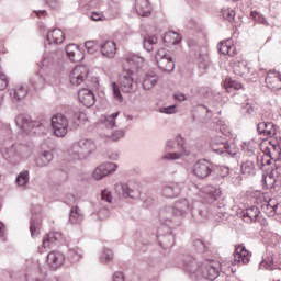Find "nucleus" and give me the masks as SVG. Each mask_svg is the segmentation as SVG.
Listing matches in <instances>:
<instances>
[{"mask_svg":"<svg viewBox=\"0 0 281 281\" xmlns=\"http://www.w3.org/2000/svg\"><path fill=\"white\" fill-rule=\"evenodd\" d=\"M240 170L243 175H247L248 177L256 175V165H254V160L244 161L240 166Z\"/></svg>","mask_w":281,"mask_h":281,"instance_id":"nucleus-41","label":"nucleus"},{"mask_svg":"<svg viewBox=\"0 0 281 281\" xmlns=\"http://www.w3.org/2000/svg\"><path fill=\"white\" fill-rule=\"evenodd\" d=\"M115 192L120 194L121 196H124V199H135L137 194H139V184H135L133 182L130 183H119L114 188Z\"/></svg>","mask_w":281,"mask_h":281,"instance_id":"nucleus-12","label":"nucleus"},{"mask_svg":"<svg viewBox=\"0 0 281 281\" xmlns=\"http://www.w3.org/2000/svg\"><path fill=\"white\" fill-rule=\"evenodd\" d=\"M92 21H106V16H104V13L102 11H94L91 13Z\"/></svg>","mask_w":281,"mask_h":281,"instance_id":"nucleus-55","label":"nucleus"},{"mask_svg":"<svg viewBox=\"0 0 281 281\" xmlns=\"http://www.w3.org/2000/svg\"><path fill=\"white\" fill-rule=\"evenodd\" d=\"M243 109V113H247V115H251V113H254V106H251V104L246 103L241 106Z\"/></svg>","mask_w":281,"mask_h":281,"instance_id":"nucleus-63","label":"nucleus"},{"mask_svg":"<svg viewBox=\"0 0 281 281\" xmlns=\"http://www.w3.org/2000/svg\"><path fill=\"white\" fill-rule=\"evenodd\" d=\"M266 85L272 91H280L281 89V75L278 71L270 70L266 77Z\"/></svg>","mask_w":281,"mask_h":281,"instance_id":"nucleus-20","label":"nucleus"},{"mask_svg":"<svg viewBox=\"0 0 281 281\" xmlns=\"http://www.w3.org/2000/svg\"><path fill=\"white\" fill-rule=\"evenodd\" d=\"M101 199L102 201H106V203H111V201H113V195H111V191L105 189L101 193Z\"/></svg>","mask_w":281,"mask_h":281,"instance_id":"nucleus-58","label":"nucleus"},{"mask_svg":"<svg viewBox=\"0 0 281 281\" xmlns=\"http://www.w3.org/2000/svg\"><path fill=\"white\" fill-rule=\"evenodd\" d=\"M66 54L72 63H80V60L85 58V55H82V52H80V48H78V45L76 44L66 46Z\"/></svg>","mask_w":281,"mask_h":281,"instance_id":"nucleus-26","label":"nucleus"},{"mask_svg":"<svg viewBox=\"0 0 281 281\" xmlns=\"http://www.w3.org/2000/svg\"><path fill=\"white\" fill-rule=\"evenodd\" d=\"M95 216H98L99 221H104L109 218V209L102 207V205H98L95 207Z\"/></svg>","mask_w":281,"mask_h":281,"instance_id":"nucleus-45","label":"nucleus"},{"mask_svg":"<svg viewBox=\"0 0 281 281\" xmlns=\"http://www.w3.org/2000/svg\"><path fill=\"white\" fill-rule=\"evenodd\" d=\"M101 54L105 58H115V54H117V46L113 41H106L100 45Z\"/></svg>","mask_w":281,"mask_h":281,"instance_id":"nucleus-25","label":"nucleus"},{"mask_svg":"<svg viewBox=\"0 0 281 281\" xmlns=\"http://www.w3.org/2000/svg\"><path fill=\"white\" fill-rule=\"evenodd\" d=\"M250 16L251 19H254V21H256V23H260L261 25H265L266 27L269 26V21H267V19H265L260 12L258 11H251L250 12Z\"/></svg>","mask_w":281,"mask_h":281,"instance_id":"nucleus-44","label":"nucleus"},{"mask_svg":"<svg viewBox=\"0 0 281 281\" xmlns=\"http://www.w3.org/2000/svg\"><path fill=\"white\" fill-rule=\"evenodd\" d=\"M215 214H217L220 218L227 214V209L225 207V204H223V202H218V204L215 206Z\"/></svg>","mask_w":281,"mask_h":281,"instance_id":"nucleus-51","label":"nucleus"},{"mask_svg":"<svg viewBox=\"0 0 281 281\" xmlns=\"http://www.w3.org/2000/svg\"><path fill=\"white\" fill-rule=\"evenodd\" d=\"M136 12L139 16H150V2L148 0H136Z\"/></svg>","mask_w":281,"mask_h":281,"instance_id":"nucleus-31","label":"nucleus"},{"mask_svg":"<svg viewBox=\"0 0 281 281\" xmlns=\"http://www.w3.org/2000/svg\"><path fill=\"white\" fill-rule=\"evenodd\" d=\"M217 48L223 56H236V46L229 40L220 42Z\"/></svg>","mask_w":281,"mask_h":281,"instance_id":"nucleus-28","label":"nucleus"},{"mask_svg":"<svg viewBox=\"0 0 281 281\" xmlns=\"http://www.w3.org/2000/svg\"><path fill=\"white\" fill-rule=\"evenodd\" d=\"M224 85L227 93H232V90L239 91L243 88V83L231 79L226 80Z\"/></svg>","mask_w":281,"mask_h":281,"instance_id":"nucleus-43","label":"nucleus"},{"mask_svg":"<svg viewBox=\"0 0 281 281\" xmlns=\"http://www.w3.org/2000/svg\"><path fill=\"white\" fill-rule=\"evenodd\" d=\"M212 172H214V165L205 159L196 161L193 166V175L198 179H206Z\"/></svg>","mask_w":281,"mask_h":281,"instance_id":"nucleus-10","label":"nucleus"},{"mask_svg":"<svg viewBox=\"0 0 281 281\" xmlns=\"http://www.w3.org/2000/svg\"><path fill=\"white\" fill-rule=\"evenodd\" d=\"M221 269H223V263L206 260L200 265L199 273L195 277L199 278L201 276L205 280L214 281L218 278Z\"/></svg>","mask_w":281,"mask_h":281,"instance_id":"nucleus-3","label":"nucleus"},{"mask_svg":"<svg viewBox=\"0 0 281 281\" xmlns=\"http://www.w3.org/2000/svg\"><path fill=\"white\" fill-rule=\"evenodd\" d=\"M122 137H124V131H122V130H119V131H115L114 133H112L113 142H117V140L122 139Z\"/></svg>","mask_w":281,"mask_h":281,"instance_id":"nucleus-61","label":"nucleus"},{"mask_svg":"<svg viewBox=\"0 0 281 281\" xmlns=\"http://www.w3.org/2000/svg\"><path fill=\"white\" fill-rule=\"evenodd\" d=\"M87 76H89V68H87V66H76L69 76L70 83L78 87L79 85H82L85 80H87Z\"/></svg>","mask_w":281,"mask_h":281,"instance_id":"nucleus-15","label":"nucleus"},{"mask_svg":"<svg viewBox=\"0 0 281 281\" xmlns=\"http://www.w3.org/2000/svg\"><path fill=\"white\" fill-rule=\"evenodd\" d=\"M46 41L49 45H60L65 41V33L60 29H55L47 34Z\"/></svg>","mask_w":281,"mask_h":281,"instance_id":"nucleus-29","label":"nucleus"},{"mask_svg":"<svg viewBox=\"0 0 281 281\" xmlns=\"http://www.w3.org/2000/svg\"><path fill=\"white\" fill-rule=\"evenodd\" d=\"M95 142L92 139H81L72 145V155L77 159H87L92 153H95Z\"/></svg>","mask_w":281,"mask_h":281,"instance_id":"nucleus-4","label":"nucleus"},{"mask_svg":"<svg viewBox=\"0 0 281 281\" xmlns=\"http://www.w3.org/2000/svg\"><path fill=\"white\" fill-rule=\"evenodd\" d=\"M78 98L81 104H83V106H88V109L95 104V94H93L89 89L83 88L79 90Z\"/></svg>","mask_w":281,"mask_h":281,"instance_id":"nucleus-23","label":"nucleus"},{"mask_svg":"<svg viewBox=\"0 0 281 281\" xmlns=\"http://www.w3.org/2000/svg\"><path fill=\"white\" fill-rule=\"evenodd\" d=\"M8 87V76L5 74H0V91L7 89Z\"/></svg>","mask_w":281,"mask_h":281,"instance_id":"nucleus-59","label":"nucleus"},{"mask_svg":"<svg viewBox=\"0 0 281 281\" xmlns=\"http://www.w3.org/2000/svg\"><path fill=\"white\" fill-rule=\"evenodd\" d=\"M4 128L8 138L2 142L1 153L4 159H14L16 155H19V149L16 148L14 140H12V128L10 127V124H5Z\"/></svg>","mask_w":281,"mask_h":281,"instance_id":"nucleus-5","label":"nucleus"},{"mask_svg":"<svg viewBox=\"0 0 281 281\" xmlns=\"http://www.w3.org/2000/svg\"><path fill=\"white\" fill-rule=\"evenodd\" d=\"M182 267L187 273L191 276H199V269L201 266L196 262V259L190 255H186L182 258Z\"/></svg>","mask_w":281,"mask_h":281,"instance_id":"nucleus-18","label":"nucleus"},{"mask_svg":"<svg viewBox=\"0 0 281 281\" xmlns=\"http://www.w3.org/2000/svg\"><path fill=\"white\" fill-rule=\"evenodd\" d=\"M113 260V251L111 249H104L101 256L102 262H111Z\"/></svg>","mask_w":281,"mask_h":281,"instance_id":"nucleus-53","label":"nucleus"},{"mask_svg":"<svg viewBox=\"0 0 281 281\" xmlns=\"http://www.w3.org/2000/svg\"><path fill=\"white\" fill-rule=\"evenodd\" d=\"M46 265L52 271L60 269L65 265V255L58 250L50 251L46 257Z\"/></svg>","mask_w":281,"mask_h":281,"instance_id":"nucleus-14","label":"nucleus"},{"mask_svg":"<svg viewBox=\"0 0 281 281\" xmlns=\"http://www.w3.org/2000/svg\"><path fill=\"white\" fill-rule=\"evenodd\" d=\"M120 89L123 93H135L137 91V81L133 79V71L130 70L120 76Z\"/></svg>","mask_w":281,"mask_h":281,"instance_id":"nucleus-11","label":"nucleus"},{"mask_svg":"<svg viewBox=\"0 0 281 281\" xmlns=\"http://www.w3.org/2000/svg\"><path fill=\"white\" fill-rule=\"evenodd\" d=\"M256 161H257V168H259V170H265L266 166H271V156L269 155H258L256 157Z\"/></svg>","mask_w":281,"mask_h":281,"instance_id":"nucleus-42","label":"nucleus"},{"mask_svg":"<svg viewBox=\"0 0 281 281\" xmlns=\"http://www.w3.org/2000/svg\"><path fill=\"white\" fill-rule=\"evenodd\" d=\"M260 216V211L258 206H250L243 211V220L245 223H256Z\"/></svg>","mask_w":281,"mask_h":281,"instance_id":"nucleus-30","label":"nucleus"},{"mask_svg":"<svg viewBox=\"0 0 281 281\" xmlns=\"http://www.w3.org/2000/svg\"><path fill=\"white\" fill-rule=\"evenodd\" d=\"M162 41L167 47H170V45H179L181 43V35L177 32L169 31L165 34Z\"/></svg>","mask_w":281,"mask_h":281,"instance_id":"nucleus-34","label":"nucleus"},{"mask_svg":"<svg viewBox=\"0 0 281 281\" xmlns=\"http://www.w3.org/2000/svg\"><path fill=\"white\" fill-rule=\"evenodd\" d=\"M155 61L161 71H167V74L175 71V60L165 48H159L156 52Z\"/></svg>","mask_w":281,"mask_h":281,"instance_id":"nucleus-8","label":"nucleus"},{"mask_svg":"<svg viewBox=\"0 0 281 281\" xmlns=\"http://www.w3.org/2000/svg\"><path fill=\"white\" fill-rule=\"evenodd\" d=\"M244 150L248 157H251L252 155H256V150H258V149H256V147H254V146L245 145Z\"/></svg>","mask_w":281,"mask_h":281,"instance_id":"nucleus-60","label":"nucleus"},{"mask_svg":"<svg viewBox=\"0 0 281 281\" xmlns=\"http://www.w3.org/2000/svg\"><path fill=\"white\" fill-rule=\"evenodd\" d=\"M65 236L60 232H50L43 238L42 247H38V252L43 254V249H49L54 245H60Z\"/></svg>","mask_w":281,"mask_h":281,"instance_id":"nucleus-13","label":"nucleus"},{"mask_svg":"<svg viewBox=\"0 0 281 281\" xmlns=\"http://www.w3.org/2000/svg\"><path fill=\"white\" fill-rule=\"evenodd\" d=\"M53 150L54 148L49 146V143L42 144L40 156L37 158V166H48L52 159H54Z\"/></svg>","mask_w":281,"mask_h":281,"instance_id":"nucleus-17","label":"nucleus"},{"mask_svg":"<svg viewBox=\"0 0 281 281\" xmlns=\"http://www.w3.org/2000/svg\"><path fill=\"white\" fill-rule=\"evenodd\" d=\"M49 128V122L45 119L40 121V124L37 125L38 133H42V135H45Z\"/></svg>","mask_w":281,"mask_h":281,"instance_id":"nucleus-50","label":"nucleus"},{"mask_svg":"<svg viewBox=\"0 0 281 281\" xmlns=\"http://www.w3.org/2000/svg\"><path fill=\"white\" fill-rule=\"evenodd\" d=\"M221 196V190L215 187L206 186L201 190V198L205 203H214Z\"/></svg>","mask_w":281,"mask_h":281,"instance_id":"nucleus-21","label":"nucleus"},{"mask_svg":"<svg viewBox=\"0 0 281 281\" xmlns=\"http://www.w3.org/2000/svg\"><path fill=\"white\" fill-rule=\"evenodd\" d=\"M257 131L259 135L263 137H273L277 133L276 125L272 122H260L257 125Z\"/></svg>","mask_w":281,"mask_h":281,"instance_id":"nucleus-24","label":"nucleus"},{"mask_svg":"<svg viewBox=\"0 0 281 281\" xmlns=\"http://www.w3.org/2000/svg\"><path fill=\"white\" fill-rule=\"evenodd\" d=\"M115 170H117L116 164H113V162L102 164L94 169L92 177L93 179H95V181H100L104 179V177H108V175H111V172H115Z\"/></svg>","mask_w":281,"mask_h":281,"instance_id":"nucleus-16","label":"nucleus"},{"mask_svg":"<svg viewBox=\"0 0 281 281\" xmlns=\"http://www.w3.org/2000/svg\"><path fill=\"white\" fill-rule=\"evenodd\" d=\"M126 63L130 65L132 69H139L144 67V57L137 55H130L126 58Z\"/></svg>","mask_w":281,"mask_h":281,"instance_id":"nucleus-36","label":"nucleus"},{"mask_svg":"<svg viewBox=\"0 0 281 281\" xmlns=\"http://www.w3.org/2000/svg\"><path fill=\"white\" fill-rule=\"evenodd\" d=\"M222 16L225 21H228L229 23H232V21H234V19H236V11H234L233 9H223L222 10Z\"/></svg>","mask_w":281,"mask_h":281,"instance_id":"nucleus-46","label":"nucleus"},{"mask_svg":"<svg viewBox=\"0 0 281 281\" xmlns=\"http://www.w3.org/2000/svg\"><path fill=\"white\" fill-rule=\"evenodd\" d=\"M45 1L49 5V8H53V10L60 8V0H45Z\"/></svg>","mask_w":281,"mask_h":281,"instance_id":"nucleus-62","label":"nucleus"},{"mask_svg":"<svg viewBox=\"0 0 281 281\" xmlns=\"http://www.w3.org/2000/svg\"><path fill=\"white\" fill-rule=\"evenodd\" d=\"M216 172L218 177L225 178L227 177V175H229V167H225V166L217 167Z\"/></svg>","mask_w":281,"mask_h":281,"instance_id":"nucleus-56","label":"nucleus"},{"mask_svg":"<svg viewBox=\"0 0 281 281\" xmlns=\"http://www.w3.org/2000/svg\"><path fill=\"white\" fill-rule=\"evenodd\" d=\"M176 143L179 151L168 153L162 156L165 161H177V159H181L182 157H188V155H190V149L186 146V139L181 136H176V140H167L166 150H175Z\"/></svg>","mask_w":281,"mask_h":281,"instance_id":"nucleus-2","label":"nucleus"},{"mask_svg":"<svg viewBox=\"0 0 281 281\" xmlns=\"http://www.w3.org/2000/svg\"><path fill=\"white\" fill-rule=\"evenodd\" d=\"M157 43V35L147 34L143 38V47L146 52H153L155 44Z\"/></svg>","mask_w":281,"mask_h":281,"instance_id":"nucleus-38","label":"nucleus"},{"mask_svg":"<svg viewBox=\"0 0 281 281\" xmlns=\"http://www.w3.org/2000/svg\"><path fill=\"white\" fill-rule=\"evenodd\" d=\"M211 148L217 155H232V146L227 143V139L223 138L222 140H213L211 144Z\"/></svg>","mask_w":281,"mask_h":281,"instance_id":"nucleus-22","label":"nucleus"},{"mask_svg":"<svg viewBox=\"0 0 281 281\" xmlns=\"http://www.w3.org/2000/svg\"><path fill=\"white\" fill-rule=\"evenodd\" d=\"M191 212L192 216L201 215V211L192 209V204L188 199L177 200L173 206H164L158 212V220L160 225H166L167 227H172V225H179V218L186 216Z\"/></svg>","mask_w":281,"mask_h":281,"instance_id":"nucleus-1","label":"nucleus"},{"mask_svg":"<svg viewBox=\"0 0 281 281\" xmlns=\"http://www.w3.org/2000/svg\"><path fill=\"white\" fill-rule=\"evenodd\" d=\"M82 221H85V214L82 213V210H80L78 205L71 206L68 218L70 225H80Z\"/></svg>","mask_w":281,"mask_h":281,"instance_id":"nucleus-27","label":"nucleus"},{"mask_svg":"<svg viewBox=\"0 0 281 281\" xmlns=\"http://www.w3.org/2000/svg\"><path fill=\"white\" fill-rule=\"evenodd\" d=\"M15 183L16 186H19V188H25L27 183H30V171L27 170L21 171L16 176Z\"/></svg>","mask_w":281,"mask_h":281,"instance_id":"nucleus-40","label":"nucleus"},{"mask_svg":"<svg viewBox=\"0 0 281 281\" xmlns=\"http://www.w3.org/2000/svg\"><path fill=\"white\" fill-rule=\"evenodd\" d=\"M14 122L15 126H18L24 135H32V133H34V128H36V121H34L30 114H18Z\"/></svg>","mask_w":281,"mask_h":281,"instance_id":"nucleus-9","label":"nucleus"},{"mask_svg":"<svg viewBox=\"0 0 281 281\" xmlns=\"http://www.w3.org/2000/svg\"><path fill=\"white\" fill-rule=\"evenodd\" d=\"M117 115H120V112H115L109 116H105L104 124L106 128H113L115 126V117H117Z\"/></svg>","mask_w":281,"mask_h":281,"instance_id":"nucleus-49","label":"nucleus"},{"mask_svg":"<svg viewBox=\"0 0 281 281\" xmlns=\"http://www.w3.org/2000/svg\"><path fill=\"white\" fill-rule=\"evenodd\" d=\"M113 281H124V273L122 272H115L113 274Z\"/></svg>","mask_w":281,"mask_h":281,"instance_id":"nucleus-64","label":"nucleus"},{"mask_svg":"<svg viewBox=\"0 0 281 281\" xmlns=\"http://www.w3.org/2000/svg\"><path fill=\"white\" fill-rule=\"evenodd\" d=\"M158 78L157 75H146L143 79L142 87L145 91H150L155 85H157Z\"/></svg>","mask_w":281,"mask_h":281,"instance_id":"nucleus-39","label":"nucleus"},{"mask_svg":"<svg viewBox=\"0 0 281 281\" xmlns=\"http://www.w3.org/2000/svg\"><path fill=\"white\" fill-rule=\"evenodd\" d=\"M261 212L266 214V216H276L278 214V202L270 200L269 202H265L261 205Z\"/></svg>","mask_w":281,"mask_h":281,"instance_id":"nucleus-35","label":"nucleus"},{"mask_svg":"<svg viewBox=\"0 0 281 281\" xmlns=\"http://www.w3.org/2000/svg\"><path fill=\"white\" fill-rule=\"evenodd\" d=\"M50 126L56 137H65L69 131V120L66 115L57 113L50 119Z\"/></svg>","mask_w":281,"mask_h":281,"instance_id":"nucleus-7","label":"nucleus"},{"mask_svg":"<svg viewBox=\"0 0 281 281\" xmlns=\"http://www.w3.org/2000/svg\"><path fill=\"white\" fill-rule=\"evenodd\" d=\"M181 194V189H179L178 184H166L162 187V195L166 196V199H175V196H179Z\"/></svg>","mask_w":281,"mask_h":281,"instance_id":"nucleus-33","label":"nucleus"},{"mask_svg":"<svg viewBox=\"0 0 281 281\" xmlns=\"http://www.w3.org/2000/svg\"><path fill=\"white\" fill-rule=\"evenodd\" d=\"M112 87V91H113V95L115 98V100H119V102H122V100H124V98L122 97V92H120V86H117V83L113 82L111 85Z\"/></svg>","mask_w":281,"mask_h":281,"instance_id":"nucleus-52","label":"nucleus"},{"mask_svg":"<svg viewBox=\"0 0 281 281\" xmlns=\"http://www.w3.org/2000/svg\"><path fill=\"white\" fill-rule=\"evenodd\" d=\"M278 265H281V250L277 248L269 247L267 249L266 256L260 262V269H267L268 271H273Z\"/></svg>","mask_w":281,"mask_h":281,"instance_id":"nucleus-6","label":"nucleus"},{"mask_svg":"<svg viewBox=\"0 0 281 281\" xmlns=\"http://www.w3.org/2000/svg\"><path fill=\"white\" fill-rule=\"evenodd\" d=\"M100 44H98L95 41H87L85 43V47L88 52V54H94L95 52H98V49H100Z\"/></svg>","mask_w":281,"mask_h":281,"instance_id":"nucleus-47","label":"nucleus"},{"mask_svg":"<svg viewBox=\"0 0 281 281\" xmlns=\"http://www.w3.org/2000/svg\"><path fill=\"white\" fill-rule=\"evenodd\" d=\"M233 71L236 76L243 77L247 76L249 72V66H247V60H235L232 63Z\"/></svg>","mask_w":281,"mask_h":281,"instance_id":"nucleus-32","label":"nucleus"},{"mask_svg":"<svg viewBox=\"0 0 281 281\" xmlns=\"http://www.w3.org/2000/svg\"><path fill=\"white\" fill-rule=\"evenodd\" d=\"M25 95H27V90L22 86L13 89L10 92V97L13 102H21V100H23V98H25Z\"/></svg>","mask_w":281,"mask_h":281,"instance_id":"nucleus-37","label":"nucleus"},{"mask_svg":"<svg viewBox=\"0 0 281 281\" xmlns=\"http://www.w3.org/2000/svg\"><path fill=\"white\" fill-rule=\"evenodd\" d=\"M250 260L251 252L245 249V246L239 245L235 248L234 262H238V265H249Z\"/></svg>","mask_w":281,"mask_h":281,"instance_id":"nucleus-19","label":"nucleus"},{"mask_svg":"<svg viewBox=\"0 0 281 281\" xmlns=\"http://www.w3.org/2000/svg\"><path fill=\"white\" fill-rule=\"evenodd\" d=\"M53 63H54V57H52V55H49V54L44 55V57L42 59V68L47 69V67L53 65Z\"/></svg>","mask_w":281,"mask_h":281,"instance_id":"nucleus-54","label":"nucleus"},{"mask_svg":"<svg viewBox=\"0 0 281 281\" xmlns=\"http://www.w3.org/2000/svg\"><path fill=\"white\" fill-rule=\"evenodd\" d=\"M160 113H166L167 115H173V113H177V105L160 108Z\"/></svg>","mask_w":281,"mask_h":281,"instance_id":"nucleus-57","label":"nucleus"},{"mask_svg":"<svg viewBox=\"0 0 281 281\" xmlns=\"http://www.w3.org/2000/svg\"><path fill=\"white\" fill-rule=\"evenodd\" d=\"M193 247L199 254H205L207 251V245L202 239H195L193 241Z\"/></svg>","mask_w":281,"mask_h":281,"instance_id":"nucleus-48","label":"nucleus"}]
</instances>
